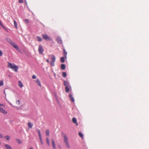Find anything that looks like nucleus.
Listing matches in <instances>:
<instances>
[{
    "mask_svg": "<svg viewBox=\"0 0 149 149\" xmlns=\"http://www.w3.org/2000/svg\"><path fill=\"white\" fill-rule=\"evenodd\" d=\"M10 41L9 42L10 43L11 45L13 46V47L15 48L18 51H19V47L15 45V43L13 42L12 40L10 39H9Z\"/></svg>",
    "mask_w": 149,
    "mask_h": 149,
    "instance_id": "nucleus-4",
    "label": "nucleus"
},
{
    "mask_svg": "<svg viewBox=\"0 0 149 149\" xmlns=\"http://www.w3.org/2000/svg\"><path fill=\"white\" fill-rule=\"evenodd\" d=\"M36 38H38V39H37V40L38 41L40 42L42 41V39L41 37H40L38 36H36Z\"/></svg>",
    "mask_w": 149,
    "mask_h": 149,
    "instance_id": "nucleus-20",
    "label": "nucleus"
},
{
    "mask_svg": "<svg viewBox=\"0 0 149 149\" xmlns=\"http://www.w3.org/2000/svg\"><path fill=\"white\" fill-rule=\"evenodd\" d=\"M16 103L18 105H20V102L19 100H18L16 101Z\"/></svg>",
    "mask_w": 149,
    "mask_h": 149,
    "instance_id": "nucleus-33",
    "label": "nucleus"
},
{
    "mask_svg": "<svg viewBox=\"0 0 149 149\" xmlns=\"http://www.w3.org/2000/svg\"><path fill=\"white\" fill-rule=\"evenodd\" d=\"M18 83H19V86L20 87L22 88L23 86V85L22 84V83L21 81H19L18 82Z\"/></svg>",
    "mask_w": 149,
    "mask_h": 149,
    "instance_id": "nucleus-22",
    "label": "nucleus"
},
{
    "mask_svg": "<svg viewBox=\"0 0 149 149\" xmlns=\"http://www.w3.org/2000/svg\"><path fill=\"white\" fill-rule=\"evenodd\" d=\"M61 69L63 70H64L65 69V64H62L61 66Z\"/></svg>",
    "mask_w": 149,
    "mask_h": 149,
    "instance_id": "nucleus-15",
    "label": "nucleus"
},
{
    "mask_svg": "<svg viewBox=\"0 0 149 149\" xmlns=\"http://www.w3.org/2000/svg\"><path fill=\"white\" fill-rule=\"evenodd\" d=\"M17 140L18 141V143L19 144H21L22 143V141L21 140L19 139H17Z\"/></svg>",
    "mask_w": 149,
    "mask_h": 149,
    "instance_id": "nucleus-31",
    "label": "nucleus"
},
{
    "mask_svg": "<svg viewBox=\"0 0 149 149\" xmlns=\"http://www.w3.org/2000/svg\"><path fill=\"white\" fill-rule=\"evenodd\" d=\"M65 57H62L60 58V61L62 63H64L65 62Z\"/></svg>",
    "mask_w": 149,
    "mask_h": 149,
    "instance_id": "nucleus-18",
    "label": "nucleus"
},
{
    "mask_svg": "<svg viewBox=\"0 0 149 149\" xmlns=\"http://www.w3.org/2000/svg\"><path fill=\"white\" fill-rule=\"evenodd\" d=\"M64 84L65 86V87H66V86H67L68 87H70V88H71V86L69 85V83L68 82H67V81H65L64 82Z\"/></svg>",
    "mask_w": 149,
    "mask_h": 149,
    "instance_id": "nucleus-10",
    "label": "nucleus"
},
{
    "mask_svg": "<svg viewBox=\"0 0 149 149\" xmlns=\"http://www.w3.org/2000/svg\"><path fill=\"white\" fill-rule=\"evenodd\" d=\"M19 2L20 3H23V0H19Z\"/></svg>",
    "mask_w": 149,
    "mask_h": 149,
    "instance_id": "nucleus-37",
    "label": "nucleus"
},
{
    "mask_svg": "<svg viewBox=\"0 0 149 149\" xmlns=\"http://www.w3.org/2000/svg\"><path fill=\"white\" fill-rule=\"evenodd\" d=\"M72 121L73 123H76V125H77L78 124L77 123V120L75 118H73L72 119Z\"/></svg>",
    "mask_w": 149,
    "mask_h": 149,
    "instance_id": "nucleus-14",
    "label": "nucleus"
},
{
    "mask_svg": "<svg viewBox=\"0 0 149 149\" xmlns=\"http://www.w3.org/2000/svg\"><path fill=\"white\" fill-rule=\"evenodd\" d=\"M1 144V142H0V144Z\"/></svg>",
    "mask_w": 149,
    "mask_h": 149,
    "instance_id": "nucleus-42",
    "label": "nucleus"
},
{
    "mask_svg": "<svg viewBox=\"0 0 149 149\" xmlns=\"http://www.w3.org/2000/svg\"><path fill=\"white\" fill-rule=\"evenodd\" d=\"M27 124L28 125L29 127V128H32V126H33V124H32L31 122H29Z\"/></svg>",
    "mask_w": 149,
    "mask_h": 149,
    "instance_id": "nucleus-16",
    "label": "nucleus"
},
{
    "mask_svg": "<svg viewBox=\"0 0 149 149\" xmlns=\"http://www.w3.org/2000/svg\"><path fill=\"white\" fill-rule=\"evenodd\" d=\"M63 55L65 57V58L66 59L67 53V52L66 51L65 48L63 49Z\"/></svg>",
    "mask_w": 149,
    "mask_h": 149,
    "instance_id": "nucleus-8",
    "label": "nucleus"
},
{
    "mask_svg": "<svg viewBox=\"0 0 149 149\" xmlns=\"http://www.w3.org/2000/svg\"><path fill=\"white\" fill-rule=\"evenodd\" d=\"M62 135L64 138V141L65 144L66 146L68 148H69L70 146L68 142V140L66 134L64 133H62Z\"/></svg>",
    "mask_w": 149,
    "mask_h": 149,
    "instance_id": "nucleus-2",
    "label": "nucleus"
},
{
    "mask_svg": "<svg viewBox=\"0 0 149 149\" xmlns=\"http://www.w3.org/2000/svg\"><path fill=\"white\" fill-rule=\"evenodd\" d=\"M24 22L26 24H28L29 22V21L27 19H24L23 20Z\"/></svg>",
    "mask_w": 149,
    "mask_h": 149,
    "instance_id": "nucleus-25",
    "label": "nucleus"
},
{
    "mask_svg": "<svg viewBox=\"0 0 149 149\" xmlns=\"http://www.w3.org/2000/svg\"><path fill=\"white\" fill-rule=\"evenodd\" d=\"M0 25L2 27H4V26L3 24H2L1 20H0Z\"/></svg>",
    "mask_w": 149,
    "mask_h": 149,
    "instance_id": "nucleus-36",
    "label": "nucleus"
},
{
    "mask_svg": "<svg viewBox=\"0 0 149 149\" xmlns=\"http://www.w3.org/2000/svg\"><path fill=\"white\" fill-rule=\"evenodd\" d=\"M8 67L9 68L12 69L16 72L17 71L18 67L15 64L11 63L8 62Z\"/></svg>",
    "mask_w": 149,
    "mask_h": 149,
    "instance_id": "nucleus-1",
    "label": "nucleus"
},
{
    "mask_svg": "<svg viewBox=\"0 0 149 149\" xmlns=\"http://www.w3.org/2000/svg\"><path fill=\"white\" fill-rule=\"evenodd\" d=\"M42 36L44 39L46 41H52V39L51 38L49 37L47 34H42Z\"/></svg>",
    "mask_w": 149,
    "mask_h": 149,
    "instance_id": "nucleus-3",
    "label": "nucleus"
},
{
    "mask_svg": "<svg viewBox=\"0 0 149 149\" xmlns=\"http://www.w3.org/2000/svg\"><path fill=\"white\" fill-rule=\"evenodd\" d=\"M29 149H33V148L32 147L30 148Z\"/></svg>",
    "mask_w": 149,
    "mask_h": 149,
    "instance_id": "nucleus-41",
    "label": "nucleus"
},
{
    "mask_svg": "<svg viewBox=\"0 0 149 149\" xmlns=\"http://www.w3.org/2000/svg\"><path fill=\"white\" fill-rule=\"evenodd\" d=\"M38 51L40 54H43L44 51V49L42 46L41 45H39Z\"/></svg>",
    "mask_w": 149,
    "mask_h": 149,
    "instance_id": "nucleus-6",
    "label": "nucleus"
},
{
    "mask_svg": "<svg viewBox=\"0 0 149 149\" xmlns=\"http://www.w3.org/2000/svg\"><path fill=\"white\" fill-rule=\"evenodd\" d=\"M52 58H51L52 61L50 62V65L52 66H54V62L56 60V58L54 55H52Z\"/></svg>",
    "mask_w": 149,
    "mask_h": 149,
    "instance_id": "nucleus-5",
    "label": "nucleus"
},
{
    "mask_svg": "<svg viewBox=\"0 0 149 149\" xmlns=\"http://www.w3.org/2000/svg\"><path fill=\"white\" fill-rule=\"evenodd\" d=\"M46 141L48 146H50V143H49V140L48 138H46Z\"/></svg>",
    "mask_w": 149,
    "mask_h": 149,
    "instance_id": "nucleus-19",
    "label": "nucleus"
},
{
    "mask_svg": "<svg viewBox=\"0 0 149 149\" xmlns=\"http://www.w3.org/2000/svg\"><path fill=\"white\" fill-rule=\"evenodd\" d=\"M69 97H70V100L72 102H74V97H73V96H72V95L71 94H69Z\"/></svg>",
    "mask_w": 149,
    "mask_h": 149,
    "instance_id": "nucleus-11",
    "label": "nucleus"
},
{
    "mask_svg": "<svg viewBox=\"0 0 149 149\" xmlns=\"http://www.w3.org/2000/svg\"><path fill=\"white\" fill-rule=\"evenodd\" d=\"M56 40L57 42L59 44H62V40L61 38L59 36L58 37L56 38Z\"/></svg>",
    "mask_w": 149,
    "mask_h": 149,
    "instance_id": "nucleus-7",
    "label": "nucleus"
},
{
    "mask_svg": "<svg viewBox=\"0 0 149 149\" xmlns=\"http://www.w3.org/2000/svg\"><path fill=\"white\" fill-rule=\"evenodd\" d=\"M4 146L6 147V149H12L11 146L8 144H5Z\"/></svg>",
    "mask_w": 149,
    "mask_h": 149,
    "instance_id": "nucleus-13",
    "label": "nucleus"
},
{
    "mask_svg": "<svg viewBox=\"0 0 149 149\" xmlns=\"http://www.w3.org/2000/svg\"><path fill=\"white\" fill-rule=\"evenodd\" d=\"M39 138L40 141L41 142V144H43V142H42V137H39Z\"/></svg>",
    "mask_w": 149,
    "mask_h": 149,
    "instance_id": "nucleus-32",
    "label": "nucleus"
},
{
    "mask_svg": "<svg viewBox=\"0 0 149 149\" xmlns=\"http://www.w3.org/2000/svg\"><path fill=\"white\" fill-rule=\"evenodd\" d=\"M3 137V135L2 134H0V138H2Z\"/></svg>",
    "mask_w": 149,
    "mask_h": 149,
    "instance_id": "nucleus-38",
    "label": "nucleus"
},
{
    "mask_svg": "<svg viewBox=\"0 0 149 149\" xmlns=\"http://www.w3.org/2000/svg\"><path fill=\"white\" fill-rule=\"evenodd\" d=\"M45 133L47 136H48L49 135V130H46L45 131Z\"/></svg>",
    "mask_w": 149,
    "mask_h": 149,
    "instance_id": "nucleus-21",
    "label": "nucleus"
},
{
    "mask_svg": "<svg viewBox=\"0 0 149 149\" xmlns=\"http://www.w3.org/2000/svg\"><path fill=\"white\" fill-rule=\"evenodd\" d=\"M46 61L47 62V63H49V59H47L46 60Z\"/></svg>",
    "mask_w": 149,
    "mask_h": 149,
    "instance_id": "nucleus-40",
    "label": "nucleus"
},
{
    "mask_svg": "<svg viewBox=\"0 0 149 149\" xmlns=\"http://www.w3.org/2000/svg\"><path fill=\"white\" fill-rule=\"evenodd\" d=\"M32 78L33 79H36V75H33V76H32Z\"/></svg>",
    "mask_w": 149,
    "mask_h": 149,
    "instance_id": "nucleus-34",
    "label": "nucleus"
},
{
    "mask_svg": "<svg viewBox=\"0 0 149 149\" xmlns=\"http://www.w3.org/2000/svg\"><path fill=\"white\" fill-rule=\"evenodd\" d=\"M4 83L3 81V80H1L0 81V86H2L3 85Z\"/></svg>",
    "mask_w": 149,
    "mask_h": 149,
    "instance_id": "nucleus-26",
    "label": "nucleus"
},
{
    "mask_svg": "<svg viewBox=\"0 0 149 149\" xmlns=\"http://www.w3.org/2000/svg\"><path fill=\"white\" fill-rule=\"evenodd\" d=\"M3 55V53L2 51L0 50V56H1Z\"/></svg>",
    "mask_w": 149,
    "mask_h": 149,
    "instance_id": "nucleus-35",
    "label": "nucleus"
},
{
    "mask_svg": "<svg viewBox=\"0 0 149 149\" xmlns=\"http://www.w3.org/2000/svg\"><path fill=\"white\" fill-rule=\"evenodd\" d=\"M5 137L6 138V139L7 140H9L10 138V137L8 136H5Z\"/></svg>",
    "mask_w": 149,
    "mask_h": 149,
    "instance_id": "nucleus-29",
    "label": "nucleus"
},
{
    "mask_svg": "<svg viewBox=\"0 0 149 149\" xmlns=\"http://www.w3.org/2000/svg\"><path fill=\"white\" fill-rule=\"evenodd\" d=\"M78 134L79 136L80 137H82V138H83V135L81 132H79L78 133Z\"/></svg>",
    "mask_w": 149,
    "mask_h": 149,
    "instance_id": "nucleus-27",
    "label": "nucleus"
},
{
    "mask_svg": "<svg viewBox=\"0 0 149 149\" xmlns=\"http://www.w3.org/2000/svg\"><path fill=\"white\" fill-rule=\"evenodd\" d=\"M70 87H68L66 86L65 87V91L66 92L68 93L69 91Z\"/></svg>",
    "mask_w": 149,
    "mask_h": 149,
    "instance_id": "nucleus-24",
    "label": "nucleus"
},
{
    "mask_svg": "<svg viewBox=\"0 0 149 149\" xmlns=\"http://www.w3.org/2000/svg\"><path fill=\"white\" fill-rule=\"evenodd\" d=\"M14 26H15L17 28V22H16V21L15 20H14Z\"/></svg>",
    "mask_w": 149,
    "mask_h": 149,
    "instance_id": "nucleus-30",
    "label": "nucleus"
},
{
    "mask_svg": "<svg viewBox=\"0 0 149 149\" xmlns=\"http://www.w3.org/2000/svg\"><path fill=\"white\" fill-rule=\"evenodd\" d=\"M36 131L38 133L39 137H42L40 130L38 129H37Z\"/></svg>",
    "mask_w": 149,
    "mask_h": 149,
    "instance_id": "nucleus-17",
    "label": "nucleus"
},
{
    "mask_svg": "<svg viewBox=\"0 0 149 149\" xmlns=\"http://www.w3.org/2000/svg\"><path fill=\"white\" fill-rule=\"evenodd\" d=\"M51 141L53 148L54 149H56V147L54 141L53 139H51Z\"/></svg>",
    "mask_w": 149,
    "mask_h": 149,
    "instance_id": "nucleus-9",
    "label": "nucleus"
},
{
    "mask_svg": "<svg viewBox=\"0 0 149 149\" xmlns=\"http://www.w3.org/2000/svg\"><path fill=\"white\" fill-rule=\"evenodd\" d=\"M0 111L4 114H6L7 112L3 108L0 107Z\"/></svg>",
    "mask_w": 149,
    "mask_h": 149,
    "instance_id": "nucleus-12",
    "label": "nucleus"
},
{
    "mask_svg": "<svg viewBox=\"0 0 149 149\" xmlns=\"http://www.w3.org/2000/svg\"><path fill=\"white\" fill-rule=\"evenodd\" d=\"M62 75L64 77H65L67 76V74L66 72H63L62 73Z\"/></svg>",
    "mask_w": 149,
    "mask_h": 149,
    "instance_id": "nucleus-28",
    "label": "nucleus"
},
{
    "mask_svg": "<svg viewBox=\"0 0 149 149\" xmlns=\"http://www.w3.org/2000/svg\"><path fill=\"white\" fill-rule=\"evenodd\" d=\"M36 83L38 84V85L39 86H41V84H40V81H39V79H38L37 80V81H36Z\"/></svg>",
    "mask_w": 149,
    "mask_h": 149,
    "instance_id": "nucleus-23",
    "label": "nucleus"
},
{
    "mask_svg": "<svg viewBox=\"0 0 149 149\" xmlns=\"http://www.w3.org/2000/svg\"><path fill=\"white\" fill-rule=\"evenodd\" d=\"M1 106H4V105L3 104H1L0 103V107Z\"/></svg>",
    "mask_w": 149,
    "mask_h": 149,
    "instance_id": "nucleus-39",
    "label": "nucleus"
}]
</instances>
